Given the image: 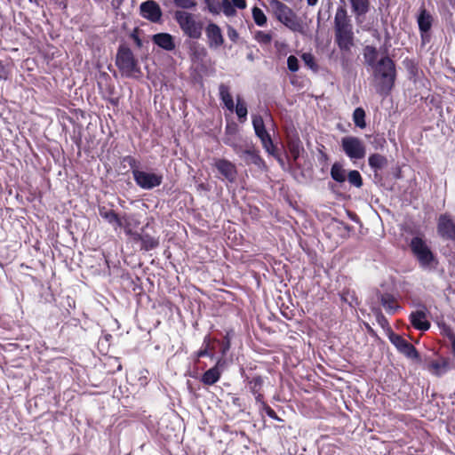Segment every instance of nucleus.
<instances>
[{
  "label": "nucleus",
  "mask_w": 455,
  "mask_h": 455,
  "mask_svg": "<svg viewBox=\"0 0 455 455\" xmlns=\"http://www.w3.org/2000/svg\"><path fill=\"white\" fill-rule=\"evenodd\" d=\"M335 37L339 47L343 51H350L354 44L352 25L344 7L338 8L335 18Z\"/></svg>",
  "instance_id": "nucleus-1"
},
{
  "label": "nucleus",
  "mask_w": 455,
  "mask_h": 455,
  "mask_svg": "<svg viewBox=\"0 0 455 455\" xmlns=\"http://www.w3.org/2000/svg\"><path fill=\"white\" fill-rule=\"evenodd\" d=\"M374 77L379 81V92L387 94L395 79V63L390 58L384 57L374 66Z\"/></svg>",
  "instance_id": "nucleus-2"
},
{
  "label": "nucleus",
  "mask_w": 455,
  "mask_h": 455,
  "mask_svg": "<svg viewBox=\"0 0 455 455\" xmlns=\"http://www.w3.org/2000/svg\"><path fill=\"white\" fill-rule=\"evenodd\" d=\"M174 19L185 35L193 39H198L202 36L203 24L196 20L195 16L185 11H176Z\"/></svg>",
  "instance_id": "nucleus-3"
},
{
  "label": "nucleus",
  "mask_w": 455,
  "mask_h": 455,
  "mask_svg": "<svg viewBox=\"0 0 455 455\" xmlns=\"http://www.w3.org/2000/svg\"><path fill=\"white\" fill-rule=\"evenodd\" d=\"M116 64L121 73L126 76H136L140 72L132 52L124 45H121L118 49Z\"/></svg>",
  "instance_id": "nucleus-4"
},
{
  "label": "nucleus",
  "mask_w": 455,
  "mask_h": 455,
  "mask_svg": "<svg viewBox=\"0 0 455 455\" xmlns=\"http://www.w3.org/2000/svg\"><path fill=\"white\" fill-rule=\"evenodd\" d=\"M269 6L280 22L293 31L298 30L299 24L297 16L290 7L278 0H270Z\"/></svg>",
  "instance_id": "nucleus-5"
},
{
  "label": "nucleus",
  "mask_w": 455,
  "mask_h": 455,
  "mask_svg": "<svg viewBox=\"0 0 455 455\" xmlns=\"http://www.w3.org/2000/svg\"><path fill=\"white\" fill-rule=\"evenodd\" d=\"M341 145L345 153L351 159H362L365 156V147L356 137H344Z\"/></svg>",
  "instance_id": "nucleus-6"
},
{
  "label": "nucleus",
  "mask_w": 455,
  "mask_h": 455,
  "mask_svg": "<svg viewBox=\"0 0 455 455\" xmlns=\"http://www.w3.org/2000/svg\"><path fill=\"white\" fill-rule=\"evenodd\" d=\"M411 247L421 265H428L433 260L431 251L421 238L414 237L411 242Z\"/></svg>",
  "instance_id": "nucleus-7"
},
{
  "label": "nucleus",
  "mask_w": 455,
  "mask_h": 455,
  "mask_svg": "<svg viewBox=\"0 0 455 455\" xmlns=\"http://www.w3.org/2000/svg\"><path fill=\"white\" fill-rule=\"evenodd\" d=\"M133 176L137 184L145 189H151L162 182V176L142 171H133Z\"/></svg>",
  "instance_id": "nucleus-8"
},
{
  "label": "nucleus",
  "mask_w": 455,
  "mask_h": 455,
  "mask_svg": "<svg viewBox=\"0 0 455 455\" xmlns=\"http://www.w3.org/2000/svg\"><path fill=\"white\" fill-rule=\"evenodd\" d=\"M252 124L255 130L257 136L260 139L264 148L269 153L272 152L274 148V145L270 135L265 129V124L262 117L260 116H254L252 119Z\"/></svg>",
  "instance_id": "nucleus-9"
},
{
  "label": "nucleus",
  "mask_w": 455,
  "mask_h": 455,
  "mask_svg": "<svg viewBox=\"0 0 455 455\" xmlns=\"http://www.w3.org/2000/svg\"><path fill=\"white\" fill-rule=\"evenodd\" d=\"M140 10L141 15L144 18L153 22L158 21L162 17V11L159 4L153 0H148L140 4Z\"/></svg>",
  "instance_id": "nucleus-10"
},
{
  "label": "nucleus",
  "mask_w": 455,
  "mask_h": 455,
  "mask_svg": "<svg viewBox=\"0 0 455 455\" xmlns=\"http://www.w3.org/2000/svg\"><path fill=\"white\" fill-rule=\"evenodd\" d=\"M390 341L396 347V348L410 358H418L419 354L416 348L411 343L407 342L400 335L392 333L389 336Z\"/></svg>",
  "instance_id": "nucleus-11"
},
{
  "label": "nucleus",
  "mask_w": 455,
  "mask_h": 455,
  "mask_svg": "<svg viewBox=\"0 0 455 455\" xmlns=\"http://www.w3.org/2000/svg\"><path fill=\"white\" fill-rule=\"evenodd\" d=\"M208 38V45L211 49H217L224 43V38L220 27L214 23H210L205 29Z\"/></svg>",
  "instance_id": "nucleus-12"
},
{
  "label": "nucleus",
  "mask_w": 455,
  "mask_h": 455,
  "mask_svg": "<svg viewBox=\"0 0 455 455\" xmlns=\"http://www.w3.org/2000/svg\"><path fill=\"white\" fill-rule=\"evenodd\" d=\"M214 166L228 181L234 182L235 180L237 172L234 164L226 159H217L215 160Z\"/></svg>",
  "instance_id": "nucleus-13"
},
{
  "label": "nucleus",
  "mask_w": 455,
  "mask_h": 455,
  "mask_svg": "<svg viewBox=\"0 0 455 455\" xmlns=\"http://www.w3.org/2000/svg\"><path fill=\"white\" fill-rule=\"evenodd\" d=\"M438 232L442 236L455 241V222L446 216H441L438 222Z\"/></svg>",
  "instance_id": "nucleus-14"
},
{
  "label": "nucleus",
  "mask_w": 455,
  "mask_h": 455,
  "mask_svg": "<svg viewBox=\"0 0 455 455\" xmlns=\"http://www.w3.org/2000/svg\"><path fill=\"white\" fill-rule=\"evenodd\" d=\"M427 311L417 310L410 315L411 324L418 330L427 331L430 328V323L426 320Z\"/></svg>",
  "instance_id": "nucleus-15"
},
{
  "label": "nucleus",
  "mask_w": 455,
  "mask_h": 455,
  "mask_svg": "<svg viewBox=\"0 0 455 455\" xmlns=\"http://www.w3.org/2000/svg\"><path fill=\"white\" fill-rule=\"evenodd\" d=\"M153 42L166 51H172L175 48L173 37L167 33H159L153 36Z\"/></svg>",
  "instance_id": "nucleus-16"
},
{
  "label": "nucleus",
  "mask_w": 455,
  "mask_h": 455,
  "mask_svg": "<svg viewBox=\"0 0 455 455\" xmlns=\"http://www.w3.org/2000/svg\"><path fill=\"white\" fill-rule=\"evenodd\" d=\"M448 369L449 362L444 358L433 361L428 365V370L436 376H440L443 373L446 372Z\"/></svg>",
  "instance_id": "nucleus-17"
},
{
  "label": "nucleus",
  "mask_w": 455,
  "mask_h": 455,
  "mask_svg": "<svg viewBox=\"0 0 455 455\" xmlns=\"http://www.w3.org/2000/svg\"><path fill=\"white\" fill-rule=\"evenodd\" d=\"M350 3L353 12L357 16L363 15L369 11V0H350Z\"/></svg>",
  "instance_id": "nucleus-18"
},
{
  "label": "nucleus",
  "mask_w": 455,
  "mask_h": 455,
  "mask_svg": "<svg viewBox=\"0 0 455 455\" xmlns=\"http://www.w3.org/2000/svg\"><path fill=\"white\" fill-rule=\"evenodd\" d=\"M418 23H419V29L422 32H427L430 29L431 24H432V17L427 12L426 9H422L420 11V14L418 18Z\"/></svg>",
  "instance_id": "nucleus-19"
},
{
  "label": "nucleus",
  "mask_w": 455,
  "mask_h": 455,
  "mask_svg": "<svg viewBox=\"0 0 455 455\" xmlns=\"http://www.w3.org/2000/svg\"><path fill=\"white\" fill-rule=\"evenodd\" d=\"M379 300L381 305L389 313H394L398 308V305L396 304L395 298L390 294H381L379 296Z\"/></svg>",
  "instance_id": "nucleus-20"
},
{
  "label": "nucleus",
  "mask_w": 455,
  "mask_h": 455,
  "mask_svg": "<svg viewBox=\"0 0 455 455\" xmlns=\"http://www.w3.org/2000/svg\"><path fill=\"white\" fill-rule=\"evenodd\" d=\"M220 95L221 100H223L225 106L228 110L233 111L234 109V101L231 94L229 93V89L226 84L220 85Z\"/></svg>",
  "instance_id": "nucleus-21"
},
{
  "label": "nucleus",
  "mask_w": 455,
  "mask_h": 455,
  "mask_svg": "<svg viewBox=\"0 0 455 455\" xmlns=\"http://www.w3.org/2000/svg\"><path fill=\"white\" fill-rule=\"evenodd\" d=\"M369 164L375 170H381L387 165V160L379 154H373L369 157Z\"/></svg>",
  "instance_id": "nucleus-22"
},
{
  "label": "nucleus",
  "mask_w": 455,
  "mask_h": 455,
  "mask_svg": "<svg viewBox=\"0 0 455 455\" xmlns=\"http://www.w3.org/2000/svg\"><path fill=\"white\" fill-rule=\"evenodd\" d=\"M220 373L217 366L209 369L204 372L202 378V381L206 385H212L217 382L220 379Z\"/></svg>",
  "instance_id": "nucleus-23"
},
{
  "label": "nucleus",
  "mask_w": 455,
  "mask_h": 455,
  "mask_svg": "<svg viewBox=\"0 0 455 455\" xmlns=\"http://www.w3.org/2000/svg\"><path fill=\"white\" fill-rule=\"evenodd\" d=\"M363 57L365 60V62L371 67H374L375 61L378 57V51L375 47L372 46H366L363 49Z\"/></svg>",
  "instance_id": "nucleus-24"
},
{
  "label": "nucleus",
  "mask_w": 455,
  "mask_h": 455,
  "mask_svg": "<svg viewBox=\"0 0 455 455\" xmlns=\"http://www.w3.org/2000/svg\"><path fill=\"white\" fill-rule=\"evenodd\" d=\"M331 175L338 182H344L346 180L345 170L337 163L332 165Z\"/></svg>",
  "instance_id": "nucleus-25"
},
{
  "label": "nucleus",
  "mask_w": 455,
  "mask_h": 455,
  "mask_svg": "<svg viewBox=\"0 0 455 455\" xmlns=\"http://www.w3.org/2000/svg\"><path fill=\"white\" fill-rule=\"evenodd\" d=\"M365 111L362 108H357L355 109L353 114V120L355 124L359 128H365Z\"/></svg>",
  "instance_id": "nucleus-26"
},
{
  "label": "nucleus",
  "mask_w": 455,
  "mask_h": 455,
  "mask_svg": "<svg viewBox=\"0 0 455 455\" xmlns=\"http://www.w3.org/2000/svg\"><path fill=\"white\" fill-rule=\"evenodd\" d=\"M100 215L106 219L109 223H116L118 227L123 226V220L117 217L115 212L100 210Z\"/></svg>",
  "instance_id": "nucleus-27"
},
{
  "label": "nucleus",
  "mask_w": 455,
  "mask_h": 455,
  "mask_svg": "<svg viewBox=\"0 0 455 455\" xmlns=\"http://www.w3.org/2000/svg\"><path fill=\"white\" fill-rule=\"evenodd\" d=\"M252 17L258 26H264L267 23V17L259 7L252 9Z\"/></svg>",
  "instance_id": "nucleus-28"
},
{
  "label": "nucleus",
  "mask_w": 455,
  "mask_h": 455,
  "mask_svg": "<svg viewBox=\"0 0 455 455\" xmlns=\"http://www.w3.org/2000/svg\"><path fill=\"white\" fill-rule=\"evenodd\" d=\"M237 153H241V156L244 157L246 161L255 164H258L260 161L259 156L251 149L240 150L237 151Z\"/></svg>",
  "instance_id": "nucleus-29"
},
{
  "label": "nucleus",
  "mask_w": 455,
  "mask_h": 455,
  "mask_svg": "<svg viewBox=\"0 0 455 455\" xmlns=\"http://www.w3.org/2000/svg\"><path fill=\"white\" fill-rule=\"evenodd\" d=\"M141 243H142V248L146 251L152 250V249L156 248V246H158L157 239H156L148 235H143Z\"/></svg>",
  "instance_id": "nucleus-30"
},
{
  "label": "nucleus",
  "mask_w": 455,
  "mask_h": 455,
  "mask_svg": "<svg viewBox=\"0 0 455 455\" xmlns=\"http://www.w3.org/2000/svg\"><path fill=\"white\" fill-rule=\"evenodd\" d=\"M348 181L355 186L356 188H360L363 185L362 177L357 171H351L347 175Z\"/></svg>",
  "instance_id": "nucleus-31"
},
{
  "label": "nucleus",
  "mask_w": 455,
  "mask_h": 455,
  "mask_svg": "<svg viewBox=\"0 0 455 455\" xmlns=\"http://www.w3.org/2000/svg\"><path fill=\"white\" fill-rule=\"evenodd\" d=\"M123 220V228L125 229L127 234H132V230L133 228H136L139 224L137 220H135L132 217L127 216L124 217Z\"/></svg>",
  "instance_id": "nucleus-32"
},
{
  "label": "nucleus",
  "mask_w": 455,
  "mask_h": 455,
  "mask_svg": "<svg viewBox=\"0 0 455 455\" xmlns=\"http://www.w3.org/2000/svg\"><path fill=\"white\" fill-rule=\"evenodd\" d=\"M174 4L182 9H193L196 6V0H172Z\"/></svg>",
  "instance_id": "nucleus-33"
},
{
  "label": "nucleus",
  "mask_w": 455,
  "mask_h": 455,
  "mask_svg": "<svg viewBox=\"0 0 455 455\" xmlns=\"http://www.w3.org/2000/svg\"><path fill=\"white\" fill-rule=\"evenodd\" d=\"M222 12L227 16H233L235 14V9L229 0H223L221 4Z\"/></svg>",
  "instance_id": "nucleus-34"
},
{
  "label": "nucleus",
  "mask_w": 455,
  "mask_h": 455,
  "mask_svg": "<svg viewBox=\"0 0 455 455\" xmlns=\"http://www.w3.org/2000/svg\"><path fill=\"white\" fill-rule=\"evenodd\" d=\"M235 112L239 118L245 117L247 115V108L243 102L241 101L240 98H237V104L235 107Z\"/></svg>",
  "instance_id": "nucleus-35"
},
{
  "label": "nucleus",
  "mask_w": 455,
  "mask_h": 455,
  "mask_svg": "<svg viewBox=\"0 0 455 455\" xmlns=\"http://www.w3.org/2000/svg\"><path fill=\"white\" fill-rule=\"evenodd\" d=\"M255 39L259 43L267 44L271 42L272 36L268 33L259 31L255 35Z\"/></svg>",
  "instance_id": "nucleus-36"
},
{
  "label": "nucleus",
  "mask_w": 455,
  "mask_h": 455,
  "mask_svg": "<svg viewBox=\"0 0 455 455\" xmlns=\"http://www.w3.org/2000/svg\"><path fill=\"white\" fill-rule=\"evenodd\" d=\"M287 65H288V68L292 72H296L299 69V60L293 55H291L288 57Z\"/></svg>",
  "instance_id": "nucleus-37"
},
{
  "label": "nucleus",
  "mask_w": 455,
  "mask_h": 455,
  "mask_svg": "<svg viewBox=\"0 0 455 455\" xmlns=\"http://www.w3.org/2000/svg\"><path fill=\"white\" fill-rule=\"evenodd\" d=\"M302 60H304L305 64L311 68H314L315 66V58L311 53H304L302 55Z\"/></svg>",
  "instance_id": "nucleus-38"
},
{
  "label": "nucleus",
  "mask_w": 455,
  "mask_h": 455,
  "mask_svg": "<svg viewBox=\"0 0 455 455\" xmlns=\"http://www.w3.org/2000/svg\"><path fill=\"white\" fill-rule=\"evenodd\" d=\"M231 4L239 9H244L246 7L245 0H232Z\"/></svg>",
  "instance_id": "nucleus-39"
},
{
  "label": "nucleus",
  "mask_w": 455,
  "mask_h": 455,
  "mask_svg": "<svg viewBox=\"0 0 455 455\" xmlns=\"http://www.w3.org/2000/svg\"><path fill=\"white\" fill-rule=\"evenodd\" d=\"M299 145L298 144H292L291 146V152L292 153L294 158L296 159L299 156Z\"/></svg>",
  "instance_id": "nucleus-40"
},
{
  "label": "nucleus",
  "mask_w": 455,
  "mask_h": 455,
  "mask_svg": "<svg viewBox=\"0 0 455 455\" xmlns=\"http://www.w3.org/2000/svg\"><path fill=\"white\" fill-rule=\"evenodd\" d=\"M130 235H132L133 240H135V241H140V242L142 241V238H143V235H142L138 234V233H132V234H130Z\"/></svg>",
  "instance_id": "nucleus-41"
},
{
  "label": "nucleus",
  "mask_w": 455,
  "mask_h": 455,
  "mask_svg": "<svg viewBox=\"0 0 455 455\" xmlns=\"http://www.w3.org/2000/svg\"><path fill=\"white\" fill-rule=\"evenodd\" d=\"M230 347V342L227 339L226 343L223 345L222 353L225 354Z\"/></svg>",
  "instance_id": "nucleus-42"
},
{
  "label": "nucleus",
  "mask_w": 455,
  "mask_h": 455,
  "mask_svg": "<svg viewBox=\"0 0 455 455\" xmlns=\"http://www.w3.org/2000/svg\"><path fill=\"white\" fill-rule=\"evenodd\" d=\"M6 78V74L4 66L0 63V79Z\"/></svg>",
  "instance_id": "nucleus-43"
},
{
  "label": "nucleus",
  "mask_w": 455,
  "mask_h": 455,
  "mask_svg": "<svg viewBox=\"0 0 455 455\" xmlns=\"http://www.w3.org/2000/svg\"><path fill=\"white\" fill-rule=\"evenodd\" d=\"M267 413L268 416H270L271 418H274V419H276V414L275 412L271 409V408H267Z\"/></svg>",
  "instance_id": "nucleus-44"
},
{
  "label": "nucleus",
  "mask_w": 455,
  "mask_h": 455,
  "mask_svg": "<svg viewBox=\"0 0 455 455\" xmlns=\"http://www.w3.org/2000/svg\"><path fill=\"white\" fill-rule=\"evenodd\" d=\"M208 354L207 348L202 349L197 353V357L204 356Z\"/></svg>",
  "instance_id": "nucleus-45"
},
{
  "label": "nucleus",
  "mask_w": 455,
  "mask_h": 455,
  "mask_svg": "<svg viewBox=\"0 0 455 455\" xmlns=\"http://www.w3.org/2000/svg\"><path fill=\"white\" fill-rule=\"evenodd\" d=\"M307 4L310 5V6H314L317 3V0H307Z\"/></svg>",
  "instance_id": "nucleus-46"
},
{
  "label": "nucleus",
  "mask_w": 455,
  "mask_h": 455,
  "mask_svg": "<svg viewBox=\"0 0 455 455\" xmlns=\"http://www.w3.org/2000/svg\"><path fill=\"white\" fill-rule=\"evenodd\" d=\"M451 349H452L453 355L455 357V339L452 340Z\"/></svg>",
  "instance_id": "nucleus-47"
},
{
  "label": "nucleus",
  "mask_w": 455,
  "mask_h": 455,
  "mask_svg": "<svg viewBox=\"0 0 455 455\" xmlns=\"http://www.w3.org/2000/svg\"><path fill=\"white\" fill-rule=\"evenodd\" d=\"M232 36H233V37H237V33H236L235 31H233V33H232Z\"/></svg>",
  "instance_id": "nucleus-48"
},
{
  "label": "nucleus",
  "mask_w": 455,
  "mask_h": 455,
  "mask_svg": "<svg viewBox=\"0 0 455 455\" xmlns=\"http://www.w3.org/2000/svg\"><path fill=\"white\" fill-rule=\"evenodd\" d=\"M321 155H322V156H323L324 159H326V158H327V156H326L324 153L321 152Z\"/></svg>",
  "instance_id": "nucleus-49"
},
{
  "label": "nucleus",
  "mask_w": 455,
  "mask_h": 455,
  "mask_svg": "<svg viewBox=\"0 0 455 455\" xmlns=\"http://www.w3.org/2000/svg\"><path fill=\"white\" fill-rule=\"evenodd\" d=\"M136 41H137V44L140 45V39L136 38Z\"/></svg>",
  "instance_id": "nucleus-50"
},
{
  "label": "nucleus",
  "mask_w": 455,
  "mask_h": 455,
  "mask_svg": "<svg viewBox=\"0 0 455 455\" xmlns=\"http://www.w3.org/2000/svg\"><path fill=\"white\" fill-rule=\"evenodd\" d=\"M202 52H203V54H204V55H205V54H206V52H205V50H204V49H202Z\"/></svg>",
  "instance_id": "nucleus-51"
}]
</instances>
